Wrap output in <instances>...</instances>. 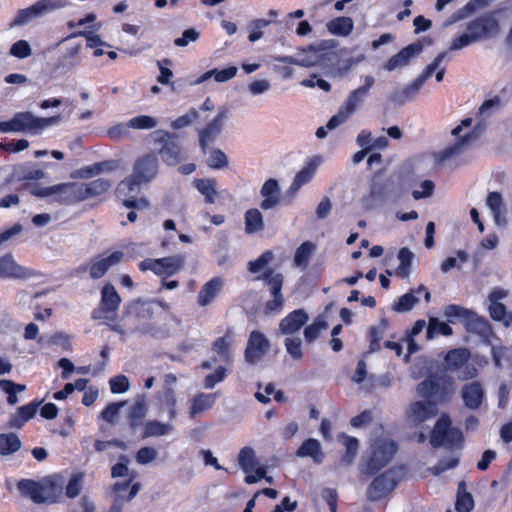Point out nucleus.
<instances>
[{
    "label": "nucleus",
    "mask_w": 512,
    "mask_h": 512,
    "mask_svg": "<svg viewBox=\"0 0 512 512\" xmlns=\"http://www.w3.org/2000/svg\"><path fill=\"white\" fill-rule=\"evenodd\" d=\"M398 450L397 443L392 439H375L363 454L360 463V473L371 477L386 467Z\"/></svg>",
    "instance_id": "nucleus-1"
},
{
    "label": "nucleus",
    "mask_w": 512,
    "mask_h": 512,
    "mask_svg": "<svg viewBox=\"0 0 512 512\" xmlns=\"http://www.w3.org/2000/svg\"><path fill=\"white\" fill-rule=\"evenodd\" d=\"M60 121L59 114L51 117H38L30 111L16 112L10 120L0 122V132L40 135L46 128Z\"/></svg>",
    "instance_id": "nucleus-2"
},
{
    "label": "nucleus",
    "mask_w": 512,
    "mask_h": 512,
    "mask_svg": "<svg viewBox=\"0 0 512 512\" xmlns=\"http://www.w3.org/2000/svg\"><path fill=\"white\" fill-rule=\"evenodd\" d=\"M429 441L433 448L461 450L464 447L465 437L460 428L453 426L451 417L443 413L435 422Z\"/></svg>",
    "instance_id": "nucleus-3"
},
{
    "label": "nucleus",
    "mask_w": 512,
    "mask_h": 512,
    "mask_svg": "<svg viewBox=\"0 0 512 512\" xmlns=\"http://www.w3.org/2000/svg\"><path fill=\"white\" fill-rule=\"evenodd\" d=\"M16 486L22 496L30 498L36 504L55 503L62 493V488L50 479L39 482L24 478L20 479Z\"/></svg>",
    "instance_id": "nucleus-4"
},
{
    "label": "nucleus",
    "mask_w": 512,
    "mask_h": 512,
    "mask_svg": "<svg viewBox=\"0 0 512 512\" xmlns=\"http://www.w3.org/2000/svg\"><path fill=\"white\" fill-rule=\"evenodd\" d=\"M150 138L156 156L159 155L166 165L176 166L183 160V148L177 134L159 129L152 132Z\"/></svg>",
    "instance_id": "nucleus-5"
},
{
    "label": "nucleus",
    "mask_w": 512,
    "mask_h": 512,
    "mask_svg": "<svg viewBox=\"0 0 512 512\" xmlns=\"http://www.w3.org/2000/svg\"><path fill=\"white\" fill-rule=\"evenodd\" d=\"M455 386L453 379L448 375H430L418 385L419 394L433 400L435 404H446L451 401Z\"/></svg>",
    "instance_id": "nucleus-6"
},
{
    "label": "nucleus",
    "mask_w": 512,
    "mask_h": 512,
    "mask_svg": "<svg viewBox=\"0 0 512 512\" xmlns=\"http://www.w3.org/2000/svg\"><path fill=\"white\" fill-rule=\"evenodd\" d=\"M375 79L373 76L368 75L364 79V85L353 90L344 104L339 108L338 112L333 115L327 122L326 128L333 130L342 123H344L350 115H352L367 96L370 88L374 85Z\"/></svg>",
    "instance_id": "nucleus-7"
},
{
    "label": "nucleus",
    "mask_w": 512,
    "mask_h": 512,
    "mask_svg": "<svg viewBox=\"0 0 512 512\" xmlns=\"http://www.w3.org/2000/svg\"><path fill=\"white\" fill-rule=\"evenodd\" d=\"M142 184L144 182L132 174L118 183L115 194L124 207L137 211L151 208V203L146 197H137Z\"/></svg>",
    "instance_id": "nucleus-8"
},
{
    "label": "nucleus",
    "mask_w": 512,
    "mask_h": 512,
    "mask_svg": "<svg viewBox=\"0 0 512 512\" xmlns=\"http://www.w3.org/2000/svg\"><path fill=\"white\" fill-rule=\"evenodd\" d=\"M31 195L38 198L52 196L53 202L60 205H72L81 202L78 183L67 182L48 187H35L30 190Z\"/></svg>",
    "instance_id": "nucleus-9"
},
{
    "label": "nucleus",
    "mask_w": 512,
    "mask_h": 512,
    "mask_svg": "<svg viewBox=\"0 0 512 512\" xmlns=\"http://www.w3.org/2000/svg\"><path fill=\"white\" fill-rule=\"evenodd\" d=\"M121 304V297L111 283H106L101 289L98 308L91 313L93 320H114Z\"/></svg>",
    "instance_id": "nucleus-10"
},
{
    "label": "nucleus",
    "mask_w": 512,
    "mask_h": 512,
    "mask_svg": "<svg viewBox=\"0 0 512 512\" xmlns=\"http://www.w3.org/2000/svg\"><path fill=\"white\" fill-rule=\"evenodd\" d=\"M399 481L394 469H388L378 474L367 487L368 500L376 502L386 498L395 490Z\"/></svg>",
    "instance_id": "nucleus-11"
},
{
    "label": "nucleus",
    "mask_w": 512,
    "mask_h": 512,
    "mask_svg": "<svg viewBox=\"0 0 512 512\" xmlns=\"http://www.w3.org/2000/svg\"><path fill=\"white\" fill-rule=\"evenodd\" d=\"M471 353L468 348H454L449 350L444 357L445 368L448 371L455 372L462 369L460 379L469 380L477 376V369L469 364Z\"/></svg>",
    "instance_id": "nucleus-12"
},
{
    "label": "nucleus",
    "mask_w": 512,
    "mask_h": 512,
    "mask_svg": "<svg viewBox=\"0 0 512 512\" xmlns=\"http://www.w3.org/2000/svg\"><path fill=\"white\" fill-rule=\"evenodd\" d=\"M463 129L464 128L460 124L452 129L451 134L458 137V139L438 153L439 162H444L453 156L460 154L465 147L480 136L483 127L480 124H477L470 132L460 136Z\"/></svg>",
    "instance_id": "nucleus-13"
},
{
    "label": "nucleus",
    "mask_w": 512,
    "mask_h": 512,
    "mask_svg": "<svg viewBox=\"0 0 512 512\" xmlns=\"http://www.w3.org/2000/svg\"><path fill=\"white\" fill-rule=\"evenodd\" d=\"M124 253L122 251H114L107 257L98 256L92 259L87 265H81L77 268L78 273L89 272L92 279L102 278L111 267L122 262Z\"/></svg>",
    "instance_id": "nucleus-14"
},
{
    "label": "nucleus",
    "mask_w": 512,
    "mask_h": 512,
    "mask_svg": "<svg viewBox=\"0 0 512 512\" xmlns=\"http://www.w3.org/2000/svg\"><path fill=\"white\" fill-rule=\"evenodd\" d=\"M467 29L477 40L488 39L496 36L500 31V25L494 12L485 13L468 23Z\"/></svg>",
    "instance_id": "nucleus-15"
},
{
    "label": "nucleus",
    "mask_w": 512,
    "mask_h": 512,
    "mask_svg": "<svg viewBox=\"0 0 512 512\" xmlns=\"http://www.w3.org/2000/svg\"><path fill=\"white\" fill-rule=\"evenodd\" d=\"M270 349L268 338L259 330L250 332L245 351L244 358L248 364L254 365L261 361Z\"/></svg>",
    "instance_id": "nucleus-16"
},
{
    "label": "nucleus",
    "mask_w": 512,
    "mask_h": 512,
    "mask_svg": "<svg viewBox=\"0 0 512 512\" xmlns=\"http://www.w3.org/2000/svg\"><path fill=\"white\" fill-rule=\"evenodd\" d=\"M258 280H263L270 288L272 300L267 301L266 308L270 311L281 309L284 303L282 295V287L284 277L281 273H275L272 268H266L261 276L257 277Z\"/></svg>",
    "instance_id": "nucleus-17"
},
{
    "label": "nucleus",
    "mask_w": 512,
    "mask_h": 512,
    "mask_svg": "<svg viewBox=\"0 0 512 512\" xmlns=\"http://www.w3.org/2000/svg\"><path fill=\"white\" fill-rule=\"evenodd\" d=\"M158 170L159 161L156 154L148 153L135 160L132 175L147 184L157 176Z\"/></svg>",
    "instance_id": "nucleus-18"
},
{
    "label": "nucleus",
    "mask_w": 512,
    "mask_h": 512,
    "mask_svg": "<svg viewBox=\"0 0 512 512\" xmlns=\"http://www.w3.org/2000/svg\"><path fill=\"white\" fill-rule=\"evenodd\" d=\"M446 56V52H440L411 84L404 87L402 94L405 99H412L418 93L425 81L439 68L440 63L446 58Z\"/></svg>",
    "instance_id": "nucleus-19"
},
{
    "label": "nucleus",
    "mask_w": 512,
    "mask_h": 512,
    "mask_svg": "<svg viewBox=\"0 0 512 512\" xmlns=\"http://www.w3.org/2000/svg\"><path fill=\"white\" fill-rule=\"evenodd\" d=\"M437 414L436 404L432 401H415L412 402L407 411L406 417L408 421L419 425Z\"/></svg>",
    "instance_id": "nucleus-20"
},
{
    "label": "nucleus",
    "mask_w": 512,
    "mask_h": 512,
    "mask_svg": "<svg viewBox=\"0 0 512 512\" xmlns=\"http://www.w3.org/2000/svg\"><path fill=\"white\" fill-rule=\"evenodd\" d=\"M423 51V45L420 42L411 43L402 48L397 54L390 57L384 64L386 71H393L397 68L408 65L411 59Z\"/></svg>",
    "instance_id": "nucleus-21"
},
{
    "label": "nucleus",
    "mask_w": 512,
    "mask_h": 512,
    "mask_svg": "<svg viewBox=\"0 0 512 512\" xmlns=\"http://www.w3.org/2000/svg\"><path fill=\"white\" fill-rule=\"evenodd\" d=\"M389 194V181L378 180L377 177H374L370 186L369 193L362 197V204L365 209H372L376 203L386 200Z\"/></svg>",
    "instance_id": "nucleus-22"
},
{
    "label": "nucleus",
    "mask_w": 512,
    "mask_h": 512,
    "mask_svg": "<svg viewBox=\"0 0 512 512\" xmlns=\"http://www.w3.org/2000/svg\"><path fill=\"white\" fill-rule=\"evenodd\" d=\"M224 118L225 113L219 112L205 128L199 131V146L204 153L209 144L213 143L221 133Z\"/></svg>",
    "instance_id": "nucleus-23"
},
{
    "label": "nucleus",
    "mask_w": 512,
    "mask_h": 512,
    "mask_svg": "<svg viewBox=\"0 0 512 512\" xmlns=\"http://www.w3.org/2000/svg\"><path fill=\"white\" fill-rule=\"evenodd\" d=\"M45 178L43 169L36 168L30 164H20L14 167L13 172L5 179L9 184L14 181H38Z\"/></svg>",
    "instance_id": "nucleus-24"
},
{
    "label": "nucleus",
    "mask_w": 512,
    "mask_h": 512,
    "mask_svg": "<svg viewBox=\"0 0 512 512\" xmlns=\"http://www.w3.org/2000/svg\"><path fill=\"white\" fill-rule=\"evenodd\" d=\"M260 194L264 198L260 203L261 209L269 210L275 208L281 201L278 181L274 178L266 180L261 187Z\"/></svg>",
    "instance_id": "nucleus-25"
},
{
    "label": "nucleus",
    "mask_w": 512,
    "mask_h": 512,
    "mask_svg": "<svg viewBox=\"0 0 512 512\" xmlns=\"http://www.w3.org/2000/svg\"><path fill=\"white\" fill-rule=\"evenodd\" d=\"M309 316L304 309H296L285 316L279 323V329L283 334L298 332L308 321Z\"/></svg>",
    "instance_id": "nucleus-26"
},
{
    "label": "nucleus",
    "mask_w": 512,
    "mask_h": 512,
    "mask_svg": "<svg viewBox=\"0 0 512 512\" xmlns=\"http://www.w3.org/2000/svg\"><path fill=\"white\" fill-rule=\"evenodd\" d=\"M424 292L426 302L430 301L431 294L424 285H420L416 290H410L404 295L400 296L397 301L393 303L392 309L398 313L408 312L419 302V298L415 293Z\"/></svg>",
    "instance_id": "nucleus-27"
},
{
    "label": "nucleus",
    "mask_w": 512,
    "mask_h": 512,
    "mask_svg": "<svg viewBox=\"0 0 512 512\" xmlns=\"http://www.w3.org/2000/svg\"><path fill=\"white\" fill-rule=\"evenodd\" d=\"M186 257L183 254L158 258L157 276L170 277L184 268Z\"/></svg>",
    "instance_id": "nucleus-28"
},
{
    "label": "nucleus",
    "mask_w": 512,
    "mask_h": 512,
    "mask_svg": "<svg viewBox=\"0 0 512 512\" xmlns=\"http://www.w3.org/2000/svg\"><path fill=\"white\" fill-rule=\"evenodd\" d=\"M29 275L25 268L16 263L11 253L0 257V278L24 279Z\"/></svg>",
    "instance_id": "nucleus-29"
},
{
    "label": "nucleus",
    "mask_w": 512,
    "mask_h": 512,
    "mask_svg": "<svg viewBox=\"0 0 512 512\" xmlns=\"http://www.w3.org/2000/svg\"><path fill=\"white\" fill-rule=\"evenodd\" d=\"M461 394L465 406L472 410H476L481 406L485 395L482 385L478 381L465 384L462 387Z\"/></svg>",
    "instance_id": "nucleus-30"
},
{
    "label": "nucleus",
    "mask_w": 512,
    "mask_h": 512,
    "mask_svg": "<svg viewBox=\"0 0 512 512\" xmlns=\"http://www.w3.org/2000/svg\"><path fill=\"white\" fill-rule=\"evenodd\" d=\"M78 186L82 202L86 199L105 194L111 188L112 183L107 179L99 178L88 183H78Z\"/></svg>",
    "instance_id": "nucleus-31"
},
{
    "label": "nucleus",
    "mask_w": 512,
    "mask_h": 512,
    "mask_svg": "<svg viewBox=\"0 0 512 512\" xmlns=\"http://www.w3.org/2000/svg\"><path fill=\"white\" fill-rule=\"evenodd\" d=\"M148 412V403L145 395H138L135 398L133 405L131 406L127 419L129 427L135 430L139 426L143 425V421Z\"/></svg>",
    "instance_id": "nucleus-32"
},
{
    "label": "nucleus",
    "mask_w": 512,
    "mask_h": 512,
    "mask_svg": "<svg viewBox=\"0 0 512 512\" xmlns=\"http://www.w3.org/2000/svg\"><path fill=\"white\" fill-rule=\"evenodd\" d=\"M318 160L316 158H310L306 165L295 175L288 192L291 194L296 193L303 185L309 183L314 177L317 167Z\"/></svg>",
    "instance_id": "nucleus-33"
},
{
    "label": "nucleus",
    "mask_w": 512,
    "mask_h": 512,
    "mask_svg": "<svg viewBox=\"0 0 512 512\" xmlns=\"http://www.w3.org/2000/svg\"><path fill=\"white\" fill-rule=\"evenodd\" d=\"M223 287V280L219 277H214L206 282L200 289L197 296V303L199 306H207L214 301Z\"/></svg>",
    "instance_id": "nucleus-34"
},
{
    "label": "nucleus",
    "mask_w": 512,
    "mask_h": 512,
    "mask_svg": "<svg viewBox=\"0 0 512 512\" xmlns=\"http://www.w3.org/2000/svg\"><path fill=\"white\" fill-rule=\"evenodd\" d=\"M464 326L468 332L481 337L487 338L492 334V326L489 321L485 317L479 316L474 311H471Z\"/></svg>",
    "instance_id": "nucleus-35"
},
{
    "label": "nucleus",
    "mask_w": 512,
    "mask_h": 512,
    "mask_svg": "<svg viewBox=\"0 0 512 512\" xmlns=\"http://www.w3.org/2000/svg\"><path fill=\"white\" fill-rule=\"evenodd\" d=\"M296 455L298 457H311L315 463H321L324 459V453L321 444L314 438L305 440L297 449Z\"/></svg>",
    "instance_id": "nucleus-36"
},
{
    "label": "nucleus",
    "mask_w": 512,
    "mask_h": 512,
    "mask_svg": "<svg viewBox=\"0 0 512 512\" xmlns=\"http://www.w3.org/2000/svg\"><path fill=\"white\" fill-rule=\"evenodd\" d=\"M41 402H30L26 405L20 406L16 413L10 418V425L15 428H21L26 422L32 419Z\"/></svg>",
    "instance_id": "nucleus-37"
},
{
    "label": "nucleus",
    "mask_w": 512,
    "mask_h": 512,
    "mask_svg": "<svg viewBox=\"0 0 512 512\" xmlns=\"http://www.w3.org/2000/svg\"><path fill=\"white\" fill-rule=\"evenodd\" d=\"M327 30L332 35L347 37L354 29L353 19L347 16H339L331 19L326 24Z\"/></svg>",
    "instance_id": "nucleus-38"
},
{
    "label": "nucleus",
    "mask_w": 512,
    "mask_h": 512,
    "mask_svg": "<svg viewBox=\"0 0 512 512\" xmlns=\"http://www.w3.org/2000/svg\"><path fill=\"white\" fill-rule=\"evenodd\" d=\"M315 251L316 245L313 242L304 241L295 251L293 259L294 265L305 270L308 267L310 259Z\"/></svg>",
    "instance_id": "nucleus-39"
},
{
    "label": "nucleus",
    "mask_w": 512,
    "mask_h": 512,
    "mask_svg": "<svg viewBox=\"0 0 512 512\" xmlns=\"http://www.w3.org/2000/svg\"><path fill=\"white\" fill-rule=\"evenodd\" d=\"M215 403V398L212 394L200 393L193 397L189 414L191 418H194L198 414L205 412L212 408Z\"/></svg>",
    "instance_id": "nucleus-40"
},
{
    "label": "nucleus",
    "mask_w": 512,
    "mask_h": 512,
    "mask_svg": "<svg viewBox=\"0 0 512 512\" xmlns=\"http://www.w3.org/2000/svg\"><path fill=\"white\" fill-rule=\"evenodd\" d=\"M245 231L253 234L264 229L263 215L257 208L248 209L244 214Z\"/></svg>",
    "instance_id": "nucleus-41"
},
{
    "label": "nucleus",
    "mask_w": 512,
    "mask_h": 512,
    "mask_svg": "<svg viewBox=\"0 0 512 512\" xmlns=\"http://www.w3.org/2000/svg\"><path fill=\"white\" fill-rule=\"evenodd\" d=\"M339 438L343 439V445L345 446V453L341 457V462L345 465H351L358 454L359 441L356 437L344 433L340 434Z\"/></svg>",
    "instance_id": "nucleus-42"
},
{
    "label": "nucleus",
    "mask_w": 512,
    "mask_h": 512,
    "mask_svg": "<svg viewBox=\"0 0 512 512\" xmlns=\"http://www.w3.org/2000/svg\"><path fill=\"white\" fill-rule=\"evenodd\" d=\"M414 254L407 247H402L398 252V259L400 261L395 270V275L401 279L407 278L411 273L412 261Z\"/></svg>",
    "instance_id": "nucleus-43"
},
{
    "label": "nucleus",
    "mask_w": 512,
    "mask_h": 512,
    "mask_svg": "<svg viewBox=\"0 0 512 512\" xmlns=\"http://www.w3.org/2000/svg\"><path fill=\"white\" fill-rule=\"evenodd\" d=\"M488 310L492 320L502 322L506 327L512 324V312H508L503 303L497 301L490 302Z\"/></svg>",
    "instance_id": "nucleus-44"
},
{
    "label": "nucleus",
    "mask_w": 512,
    "mask_h": 512,
    "mask_svg": "<svg viewBox=\"0 0 512 512\" xmlns=\"http://www.w3.org/2000/svg\"><path fill=\"white\" fill-rule=\"evenodd\" d=\"M465 482H460L458 485L457 499L455 509L457 512H471L474 508V499L471 493L465 490Z\"/></svg>",
    "instance_id": "nucleus-45"
},
{
    "label": "nucleus",
    "mask_w": 512,
    "mask_h": 512,
    "mask_svg": "<svg viewBox=\"0 0 512 512\" xmlns=\"http://www.w3.org/2000/svg\"><path fill=\"white\" fill-rule=\"evenodd\" d=\"M195 188L205 197V202L208 204L215 203L217 191L216 182L213 179H195Z\"/></svg>",
    "instance_id": "nucleus-46"
},
{
    "label": "nucleus",
    "mask_w": 512,
    "mask_h": 512,
    "mask_svg": "<svg viewBox=\"0 0 512 512\" xmlns=\"http://www.w3.org/2000/svg\"><path fill=\"white\" fill-rule=\"evenodd\" d=\"M21 447V441L15 433L0 434V454L3 456L17 452Z\"/></svg>",
    "instance_id": "nucleus-47"
},
{
    "label": "nucleus",
    "mask_w": 512,
    "mask_h": 512,
    "mask_svg": "<svg viewBox=\"0 0 512 512\" xmlns=\"http://www.w3.org/2000/svg\"><path fill=\"white\" fill-rule=\"evenodd\" d=\"M0 390L7 394L8 404L15 405L18 402L17 393L25 391L26 386L9 379H0Z\"/></svg>",
    "instance_id": "nucleus-48"
},
{
    "label": "nucleus",
    "mask_w": 512,
    "mask_h": 512,
    "mask_svg": "<svg viewBox=\"0 0 512 512\" xmlns=\"http://www.w3.org/2000/svg\"><path fill=\"white\" fill-rule=\"evenodd\" d=\"M42 12L38 3H34L28 8L20 9L13 19L11 26H22L30 22L31 20L42 16Z\"/></svg>",
    "instance_id": "nucleus-49"
},
{
    "label": "nucleus",
    "mask_w": 512,
    "mask_h": 512,
    "mask_svg": "<svg viewBox=\"0 0 512 512\" xmlns=\"http://www.w3.org/2000/svg\"><path fill=\"white\" fill-rule=\"evenodd\" d=\"M451 336L453 329L445 322H441L438 318L431 317L429 319L426 331L427 339H433L436 335Z\"/></svg>",
    "instance_id": "nucleus-50"
},
{
    "label": "nucleus",
    "mask_w": 512,
    "mask_h": 512,
    "mask_svg": "<svg viewBox=\"0 0 512 512\" xmlns=\"http://www.w3.org/2000/svg\"><path fill=\"white\" fill-rule=\"evenodd\" d=\"M172 430L171 425L159 422L157 420L147 421L144 424L143 438L163 436Z\"/></svg>",
    "instance_id": "nucleus-51"
},
{
    "label": "nucleus",
    "mask_w": 512,
    "mask_h": 512,
    "mask_svg": "<svg viewBox=\"0 0 512 512\" xmlns=\"http://www.w3.org/2000/svg\"><path fill=\"white\" fill-rule=\"evenodd\" d=\"M471 311L457 304H449L444 309V315L450 323H454L455 319H457L461 320L464 324Z\"/></svg>",
    "instance_id": "nucleus-52"
},
{
    "label": "nucleus",
    "mask_w": 512,
    "mask_h": 512,
    "mask_svg": "<svg viewBox=\"0 0 512 512\" xmlns=\"http://www.w3.org/2000/svg\"><path fill=\"white\" fill-rule=\"evenodd\" d=\"M230 347L231 340L228 336L218 337L212 343V350L225 362L231 360Z\"/></svg>",
    "instance_id": "nucleus-53"
},
{
    "label": "nucleus",
    "mask_w": 512,
    "mask_h": 512,
    "mask_svg": "<svg viewBox=\"0 0 512 512\" xmlns=\"http://www.w3.org/2000/svg\"><path fill=\"white\" fill-rule=\"evenodd\" d=\"M486 203L493 214L495 222L499 224L503 208V198L501 193L496 191L489 192L486 199Z\"/></svg>",
    "instance_id": "nucleus-54"
},
{
    "label": "nucleus",
    "mask_w": 512,
    "mask_h": 512,
    "mask_svg": "<svg viewBox=\"0 0 512 512\" xmlns=\"http://www.w3.org/2000/svg\"><path fill=\"white\" fill-rule=\"evenodd\" d=\"M238 462L244 472H250L256 465L255 452L251 447H244L238 454Z\"/></svg>",
    "instance_id": "nucleus-55"
},
{
    "label": "nucleus",
    "mask_w": 512,
    "mask_h": 512,
    "mask_svg": "<svg viewBox=\"0 0 512 512\" xmlns=\"http://www.w3.org/2000/svg\"><path fill=\"white\" fill-rule=\"evenodd\" d=\"M157 120L149 115H139L131 118L127 126L133 129H153L157 126Z\"/></svg>",
    "instance_id": "nucleus-56"
},
{
    "label": "nucleus",
    "mask_w": 512,
    "mask_h": 512,
    "mask_svg": "<svg viewBox=\"0 0 512 512\" xmlns=\"http://www.w3.org/2000/svg\"><path fill=\"white\" fill-rule=\"evenodd\" d=\"M328 327L326 321L315 320L312 324L308 325L304 329V338L307 343L314 342L319 336L322 330Z\"/></svg>",
    "instance_id": "nucleus-57"
},
{
    "label": "nucleus",
    "mask_w": 512,
    "mask_h": 512,
    "mask_svg": "<svg viewBox=\"0 0 512 512\" xmlns=\"http://www.w3.org/2000/svg\"><path fill=\"white\" fill-rule=\"evenodd\" d=\"M162 403L164 407L168 410V416L170 420H173L176 417L177 411V399L175 392L172 388H166L163 397H162Z\"/></svg>",
    "instance_id": "nucleus-58"
},
{
    "label": "nucleus",
    "mask_w": 512,
    "mask_h": 512,
    "mask_svg": "<svg viewBox=\"0 0 512 512\" xmlns=\"http://www.w3.org/2000/svg\"><path fill=\"white\" fill-rule=\"evenodd\" d=\"M82 479L83 475L81 473L71 476L65 488V494L68 498L74 499L80 494L82 489Z\"/></svg>",
    "instance_id": "nucleus-59"
},
{
    "label": "nucleus",
    "mask_w": 512,
    "mask_h": 512,
    "mask_svg": "<svg viewBox=\"0 0 512 512\" xmlns=\"http://www.w3.org/2000/svg\"><path fill=\"white\" fill-rule=\"evenodd\" d=\"M273 259V253L270 250L263 252L257 259L248 262L249 272L256 274L266 267Z\"/></svg>",
    "instance_id": "nucleus-60"
},
{
    "label": "nucleus",
    "mask_w": 512,
    "mask_h": 512,
    "mask_svg": "<svg viewBox=\"0 0 512 512\" xmlns=\"http://www.w3.org/2000/svg\"><path fill=\"white\" fill-rule=\"evenodd\" d=\"M76 37H84L86 39V46L88 48H96L97 46L104 44L100 36L95 34L93 31H75L67 36L66 39H72Z\"/></svg>",
    "instance_id": "nucleus-61"
},
{
    "label": "nucleus",
    "mask_w": 512,
    "mask_h": 512,
    "mask_svg": "<svg viewBox=\"0 0 512 512\" xmlns=\"http://www.w3.org/2000/svg\"><path fill=\"white\" fill-rule=\"evenodd\" d=\"M130 460L127 455L121 454L118 457V462L111 467V477L112 478H121L126 477L129 474V464Z\"/></svg>",
    "instance_id": "nucleus-62"
},
{
    "label": "nucleus",
    "mask_w": 512,
    "mask_h": 512,
    "mask_svg": "<svg viewBox=\"0 0 512 512\" xmlns=\"http://www.w3.org/2000/svg\"><path fill=\"white\" fill-rule=\"evenodd\" d=\"M199 113L196 109L191 108L186 114L179 116L171 122V127L174 130H178L189 126L193 121L197 120Z\"/></svg>",
    "instance_id": "nucleus-63"
},
{
    "label": "nucleus",
    "mask_w": 512,
    "mask_h": 512,
    "mask_svg": "<svg viewBox=\"0 0 512 512\" xmlns=\"http://www.w3.org/2000/svg\"><path fill=\"white\" fill-rule=\"evenodd\" d=\"M110 390L114 394H121L126 392L129 387V379L125 375H117L109 380Z\"/></svg>",
    "instance_id": "nucleus-64"
}]
</instances>
